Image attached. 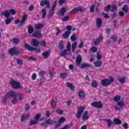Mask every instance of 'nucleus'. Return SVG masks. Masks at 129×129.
<instances>
[{"instance_id": "nucleus-49", "label": "nucleus", "mask_w": 129, "mask_h": 129, "mask_svg": "<svg viewBox=\"0 0 129 129\" xmlns=\"http://www.w3.org/2000/svg\"><path fill=\"white\" fill-rule=\"evenodd\" d=\"M111 9V5H108L104 8L105 12H108Z\"/></svg>"}, {"instance_id": "nucleus-64", "label": "nucleus", "mask_w": 129, "mask_h": 129, "mask_svg": "<svg viewBox=\"0 0 129 129\" xmlns=\"http://www.w3.org/2000/svg\"><path fill=\"white\" fill-rule=\"evenodd\" d=\"M65 120V118L64 117H61L59 120H58V122H63Z\"/></svg>"}, {"instance_id": "nucleus-25", "label": "nucleus", "mask_w": 129, "mask_h": 129, "mask_svg": "<svg viewBox=\"0 0 129 129\" xmlns=\"http://www.w3.org/2000/svg\"><path fill=\"white\" fill-rule=\"evenodd\" d=\"M7 95L9 96V98H10V96H11V97H18V93H16L15 92H10L8 93Z\"/></svg>"}, {"instance_id": "nucleus-4", "label": "nucleus", "mask_w": 129, "mask_h": 129, "mask_svg": "<svg viewBox=\"0 0 129 129\" xmlns=\"http://www.w3.org/2000/svg\"><path fill=\"white\" fill-rule=\"evenodd\" d=\"M85 110V108L84 106H78V111L77 113V117L79 119L83 113V111Z\"/></svg>"}, {"instance_id": "nucleus-52", "label": "nucleus", "mask_w": 129, "mask_h": 129, "mask_svg": "<svg viewBox=\"0 0 129 129\" xmlns=\"http://www.w3.org/2000/svg\"><path fill=\"white\" fill-rule=\"evenodd\" d=\"M41 117V114L38 113L36 114L34 117L35 119L37 121L39 120V119Z\"/></svg>"}, {"instance_id": "nucleus-54", "label": "nucleus", "mask_w": 129, "mask_h": 129, "mask_svg": "<svg viewBox=\"0 0 129 129\" xmlns=\"http://www.w3.org/2000/svg\"><path fill=\"white\" fill-rule=\"evenodd\" d=\"M55 112L57 113L58 114H63V111L61 109H57Z\"/></svg>"}, {"instance_id": "nucleus-62", "label": "nucleus", "mask_w": 129, "mask_h": 129, "mask_svg": "<svg viewBox=\"0 0 129 129\" xmlns=\"http://www.w3.org/2000/svg\"><path fill=\"white\" fill-rule=\"evenodd\" d=\"M65 2H66L65 0H59L58 1V4L59 6H62L63 4H65Z\"/></svg>"}, {"instance_id": "nucleus-38", "label": "nucleus", "mask_w": 129, "mask_h": 129, "mask_svg": "<svg viewBox=\"0 0 129 129\" xmlns=\"http://www.w3.org/2000/svg\"><path fill=\"white\" fill-rule=\"evenodd\" d=\"M17 97H14L12 101V103L13 104H17L18 103L19 100H18Z\"/></svg>"}, {"instance_id": "nucleus-56", "label": "nucleus", "mask_w": 129, "mask_h": 129, "mask_svg": "<svg viewBox=\"0 0 129 129\" xmlns=\"http://www.w3.org/2000/svg\"><path fill=\"white\" fill-rule=\"evenodd\" d=\"M110 39H111V40H112L113 41H114V42H116L117 40V37L115 36H113L112 35Z\"/></svg>"}, {"instance_id": "nucleus-15", "label": "nucleus", "mask_w": 129, "mask_h": 129, "mask_svg": "<svg viewBox=\"0 0 129 129\" xmlns=\"http://www.w3.org/2000/svg\"><path fill=\"white\" fill-rule=\"evenodd\" d=\"M82 61V57L80 55L78 56L76 58V64L77 66H80V64H81Z\"/></svg>"}, {"instance_id": "nucleus-42", "label": "nucleus", "mask_w": 129, "mask_h": 129, "mask_svg": "<svg viewBox=\"0 0 129 129\" xmlns=\"http://www.w3.org/2000/svg\"><path fill=\"white\" fill-rule=\"evenodd\" d=\"M25 111H29L30 110V104L28 103H26L25 106V108H24Z\"/></svg>"}, {"instance_id": "nucleus-58", "label": "nucleus", "mask_w": 129, "mask_h": 129, "mask_svg": "<svg viewBox=\"0 0 129 129\" xmlns=\"http://www.w3.org/2000/svg\"><path fill=\"white\" fill-rule=\"evenodd\" d=\"M77 38L75 35H73L71 36V41H76Z\"/></svg>"}, {"instance_id": "nucleus-2", "label": "nucleus", "mask_w": 129, "mask_h": 129, "mask_svg": "<svg viewBox=\"0 0 129 129\" xmlns=\"http://www.w3.org/2000/svg\"><path fill=\"white\" fill-rule=\"evenodd\" d=\"M10 84L14 89H20L21 87V84L17 81L12 80L10 82Z\"/></svg>"}, {"instance_id": "nucleus-13", "label": "nucleus", "mask_w": 129, "mask_h": 129, "mask_svg": "<svg viewBox=\"0 0 129 129\" xmlns=\"http://www.w3.org/2000/svg\"><path fill=\"white\" fill-rule=\"evenodd\" d=\"M89 118V115L88 114V111H85L82 115V119L84 121L87 120Z\"/></svg>"}, {"instance_id": "nucleus-31", "label": "nucleus", "mask_w": 129, "mask_h": 129, "mask_svg": "<svg viewBox=\"0 0 129 129\" xmlns=\"http://www.w3.org/2000/svg\"><path fill=\"white\" fill-rule=\"evenodd\" d=\"M68 52H69L67 49H64L62 51H60V56H66V55H68Z\"/></svg>"}, {"instance_id": "nucleus-60", "label": "nucleus", "mask_w": 129, "mask_h": 129, "mask_svg": "<svg viewBox=\"0 0 129 129\" xmlns=\"http://www.w3.org/2000/svg\"><path fill=\"white\" fill-rule=\"evenodd\" d=\"M53 124H55V127L57 128L58 127H59V126H61V123L60 122H56L55 121V123H53Z\"/></svg>"}, {"instance_id": "nucleus-5", "label": "nucleus", "mask_w": 129, "mask_h": 129, "mask_svg": "<svg viewBox=\"0 0 129 129\" xmlns=\"http://www.w3.org/2000/svg\"><path fill=\"white\" fill-rule=\"evenodd\" d=\"M40 7L46 6L47 9H50L51 5H50V1L49 0L41 1L40 3Z\"/></svg>"}, {"instance_id": "nucleus-27", "label": "nucleus", "mask_w": 129, "mask_h": 129, "mask_svg": "<svg viewBox=\"0 0 129 129\" xmlns=\"http://www.w3.org/2000/svg\"><path fill=\"white\" fill-rule=\"evenodd\" d=\"M54 11H55V9H52V8L51 9L47 16L48 18H52L53 15L55 13Z\"/></svg>"}, {"instance_id": "nucleus-51", "label": "nucleus", "mask_w": 129, "mask_h": 129, "mask_svg": "<svg viewBox=\"0 0 129 129\" xmlns=\"http://www.w3.org/2000/svg\"><path fill=\"white\" fill-rule=\"evenodd\" d=\"M107 125L108 126H109V127L111 126V124H112V121L108 119H107Z\"/></svg>"}, {"instance_id": "nucleus-47", "label": "nucleus", "mask_w": 129, "mask_h": 129, "mask_svg": "<svg viewBox=\"0 0 129 129\" xmlns=\"http://www.w3.org/2000/svg\"><path fill=\"white\" fill-rule=\"evenodd\" d=\"M117 105H119L120 107H122L124 106V103L122 101H119L117 103Z\"/></svg>"}, {"instance_id": "nucleus-30", "label": "nucleus", "mask_w": 129, "mask_h": 129, "mask_svg": "<svg viewBox=\"0 0 129 129\" xmlns=\"http://www.w3.org/2000/svg\"><path fill=\"white\" fill-rule=\"evenodd\" d=\"M30 114H28L25 116V114H23L21 116V121H24L26 119H28V117H29Z\"/></svg>"}, {"instance_id": "nucleus-22", "label": "nucleus", "mask_w": 129, "mask_h": 129, "mask_svg": "<svg viewBox=\"0 0 129 129\" xmlns=\"http://www.w3.org/2000/svg\"><path fill=\"white\" fill-rule=\"evenodd\" d=\"M66 85L69 88H70L71 90L74 91L75 90V87L71 83H67Z\"/></svg>"}, {"instance_id": "nucleus-12", "label": "nucleus", "mask_w": 129, "mask_h": 129, "mask_svg": "<svg viewBox=\"0 0 129 129\" xmlns=\"http://www.w3.org/2000/svg\"><path fill=\"white\" fill-rule=\"evenodd\" d=\"M27 19H28V16L27 15L25 14V15H23L22 20H21L20 25H19V26L20 27H22V26H23V25H24V24L25 23L26 21H27Z\"/></svg>"}, {"instance_id": "nucleus-36", "label": "nucleus", "mask_w": 129, "mask_h": 129, "mask_svg": "<svg viewBox=\"0 0 129 129\" xmlns=\"http://www.w3.org/2000/svg\"><path fill=\"white\" fill-rule=\"evenodd\" d=\"M113 122L115 123V124H121V120H119L118 118H115L113 120Z\"/></svg>"}, {"instance_id": "nucleus-32", "label": "nucleus", "mask_w": 129, "mask_h": 129, "mask_svg": "<svg viewBox=\"0 0 129 129\" xmlns=\"http://www.w3.org/2000/svg\"><path fill=\"white\" fill-rule=\"evenodd\" d=\"M68 76V74L67 73H62L60 74V77L62 79H65Z\"/></svg>"}, {"instance_id": "nucleus-40", "label": "nucleus", "mask_w": 129, "mask_h": 129, "mask_svg": "<svg viewBox=\"0 0 129 129\" xmlns=\"http://www.w3.org/2000/svg\"><path fill=\"white\" fill-rule=\"evenodd\" d=\"M38 123V121L35 120H31L29 122V125H34V124H37Z\"/></svg>"}, {"instance_id": "nucleus-63", "label": "nucleus", "mask_w": 129, "mask_h": 129, "mask_svg": "<svg viewBox=\"0 0 129 129\" xmlns=\"http://www.w3.org/2000/svg\"><path fill=\"white\" fill-rule=\"evenodd\" d=\"M41 46H42L43 47H46V41H42L41 43H40Z\"/></svg>"}, {"instance_id": "nucleus-10", "label": "nucleus", "mask_w": 129, "mask_h": 129, "mask_svg": "<svg viewBox=\"0 0 129 129\" xmlns=\"http://www.w3.org/2000/svg\"><path fill=\"white\" fill-rule=\"evenodd\" d=\"M0 16L1 17H5V18H10V13L8 11H4L1 13Z\"/></svg>"}, {"instance_id": "nucleus-11", "label": "nucleus", "mask_w": 129, "mask_h": 129, "mask_svg": "<svg viewBox=\"0 0 129 129\" xmlns=\"http://www.w3.org/2000/svg\"><path fill=\"white\" fill-rule=\"evenodd\" d=\"M20 51L17 49V48H11L9 51V54L10 55H17V54H19Z\"/></svg>"}, {"instance_id": "nucleus-18", "label": "nucleus", "mask_w": 129, "mask_h": 129, "mask_svg": "<svg viewBox=\"0 0 129 129\" xmlns=\"http://www.w3.org/2000/svg\"><path fill=\"white\" fill-rule=\"evenodd\" d=\"M44 28V25L41 23H38L35 25V30H42Z\"/></svg>"}, {"instance_id": "nucleus-29", "label": "nucleus", "mask_w": 129, "mask_h": 129, "mask_svg": "<svg viewBox=\"0 0 129 129\" xmlns=\"http://www.w3.org/2000/svg\"><path fill=\"white\" fill-rule=\"evenodd\" d=\"M45 74H46L45 72L41 71L39 73L38 75L40 78V79H45L44 76Z\"/></svg>"}, {"instance_id": "nucleus-16", "label": "nucleus", "mask_w": 129, "mask_h": 129, "mask_svg": "<svg viewBox=\"0 0 129 129\" xmlns=\"http://www.w3.org/2000/svg\"><path fill=\"white\" fill-rule=\"evenodd\" d=\"M65 13H66V8H62L61 10L58 13V15L59 17H63L64 15H65Z\"/></svg>"}, {"instance_id": "nucleus-7", "label": "nucleus", "mask_w": 129, "mask_h": 129, "mask_svg": "<svg viewBox=\"0 0 129 129\" xmlns=\"http://www.w3.org/2000/svg\"><path fill=\"white\" fill-rule=\"evenodd\" d=\"M24 46H25V48H26V49L28 50V51H37V52H40V49L34 48L28 44H25Z\"/></svg>"}, {"instance_id": "nucleus-46", "label": "nucleus", "mask_w": 129, "mask_h": 129, "mask_svg": "<svg viewBox=\"0 0 129 129\" xmlns=\"http://www.w3.org/2000/svg\"><path fill=\"white\" fill-rule=\"evenodd\" d=\"M17 96L18 97L19 100H23L24 99V95L23 94L19 93L18 94Z\"/></svg>"}, {"instance_id": "nucleus-39", "label": "nucleus", "mask_w": 129, "mask_h": 129, "mask_svg": "<svg viewBox=\"0 0 129 129\" xmlns=\"http://www.w3.org/2000/svg\"><path fill=\"white\" fill-rule=\"evenodd\" d=\"M118 81H119V82H120L121 84H123V83H124V82H125V78L122 77L118 78Z\"/></svg>"}, {"instance_id": "nucleus-45", "label": "nucleus", "mask_w": 129, "mask_h": 129, "mask_svg": "<svg viewBox=\"0 0 129 129\" xmlns=\"http://www.w3.org/2000/svg\"><path fill=\"white\" fill-rule=\"evenodd\" d=\"M57 3H58V1H55L54 3L52 5L51 9L55 10V9H56V7L57 6Z\"/></svg>"}, {"instance_id": "nucleus-37", "label": "nucleus", "mask_w": 129, "mask_h": 129, "mask_svg": "<svg viewBox=\"0 0 129 129\" xmlns=\"http://www.w3.org/2000/svg\"><path fill=\"white\" fill-rule=\"evenodd\" d=\"M14 20V17L12 18H10L9 19H7L6 21H5V23L6 24V25H9V24H11V23H12V21Z\"/></svg>"}, {"instance_id": "nucleus-44", "label": "nucleus", "mask_w": 129, "mask_h": 129, "mask_svg": "<svg viewBox=\"0 0 129 129\" xmlns=\"http://www.w3.org/2000/svg\"><path fill=\"white\" fill-rule=\"evenodd\" d=\"M90 51L95 53V52H97V48H96L95 46H92L91 47Z\"/></svg>"}, {"instance_id": "nucleus-26", "label": "nucleus", "mask_w": 129, "mask_h": 129, "mask_svg": "<svg viewBox=\"0 0 129 129\" xmlns=\"http://www.w3.org/2000/svg\"><path fill=\"white\" fill-rule=\"evenodd\" d=\"M95 67H101L102 65V62L100 60H98L94 63Z\"/></svg>"}, {"instance_id": "nucleus-1", "label": "nucleus", "mask_w": 129, "mask_h": 129, "mask_svg": "<svg viewBox=\"0 0 129 129\" xmlns=\"http://www.w3.org/2000/svg\"><path fill=\"white\" fill-rule=\"evenodd\" d=\"M114 81V80L113 79V78L112 77H109V80L108 79H104L102 80L101 84L103 85V86H108L111 82H113Z\"/></svg>"}, {"instance_id": "nucleus-14", "label": "nucleus", "mask_w": 129, "mask_h": 129, "mask_svg": "<svg viewBox=\"0 0 129 129\" xmlns=\"http://www.w3.org/2000/svg\"><path fill=\"white\" fill-rule=\"evenodd\" d=\"M102 39H103V37H102V36L101 35H99L98 38H97L95 41H94V45H98V44H99V43H100L101 42V41H102Z\"/></svg>"}, {"instance_id": "nucleus-53", "label": "nucleus", "mask_w": 129, "mask_h": 129, "mask_svg": "<svg viewBox=\"0 0 129 129\" xmlns=\"http://www.w3.org/2000/svg\"><path fill=\"white\" fill-rule=\"evenodd\" d=\"M67 50L68 51H71V43H68L67 45Z\"/></svg>"}, {"instance_id": "nucleus-57", "label": "nucleus", "mask_w": 129, "mask_h": 129, "mask_svg": "<svg viewBox=\"0 0 129 129\" xmlns=\"http://www.w3.org/2000/svg\"><path fill=\"white\" fill-rule=\"evenodd\" d=\"M69 19H70V17L68 16H67L63 18V19H62V22H66V21H68V20H69Z\"/></svg>"}, {"instance_id": "nucleus-35", "label": "nucleus", "mask_w": 129, "mask_h": 129, "mask_svg": "<svg viewBox=\"0 0 129 129\" xmlns=\"http://www.w3.org/2000/svg\"><path fill=\"white\" fill-rule=\"evenodd\" d=\"M121 98V97L119 95H116L113 98V100L115 101V102H118L119 100H120Z\"/></svg>"}, {"instance_id": "nucleus-21", "label": "nucleus", "mask_w": 129, "mask_h": 129, "mask_svg": "<svg viewBox=\"0 0 129 129\" xmlns=\"http://www.w3.org/2000/svg\"><path fill=\"white\" fill-rule=\"evenodd\" d=\"M34 31L35 29H34V27L32 25H28V32L29 34H33L34 33Z\"/></svg>"}, {"instance_id": "nucleus-3", "label": "nucleus", "mask_w": 129, "mask_h": 129, "mask_svg": "<svg viewBox=\"0 0 129 129\" xmlns=\"http://www.w3.org/2000/svg\"><path fill=\"white\" fill-rule=\"evenodd\" d=\"M85 11H86V8H83V7H78L70 11V14H76L78 12L83 13L84 12H85Z\"/></svg>"}, {"instance_id": "nucleus-61", "label": "nucleus", "mask_w": 129, "mask_h": 129, "mask_svg": "<svg viewBox=\"0 0 129 129\" xmlns=\"http://www.w3.org/2000/svg\"><path fill=\"white\" fill-rule=\"evenodd\" d=\"M95 6L94 5H92V6L90 8V12L91 13H93L94 12V8Z\"/></svg>"}, {"instance_id": "nucleus-8", "label": "nucleus", "mask_w": 129, "mask_h": 129, "mask_svg": "<svg viewBox=\"0 0 129 129\" xmlns=\"http://www.w3.org/2000/svg\"><path fill=\"white\" fill-rule=\"evenodd\" d=\"M32 35L33 36V37H34V38H37V39L43 37V35L41 33V30H36V31H35L32 34Z\"/></svg>"}, {"instance_id": "nucleus-23", "label": "nucleus", "mask_w": 129, "mask_h": 129, "mask_svg": "<svg viewBox=\"0 0 129 129\" xmlns=\"http://www.w3.org/2000/svg\"><path fill=\"white\" fill-rule=\"evenodd\" d=\"M45 123L46 124H54V123H56V121H52L51 118H49L45 120Z\"/></svg>"}, {"instance_id": "nucleus-20", "label": "nucleus", "mask_w": 129, "mask_h": 129, "mask_svg": "<svg viewBox=\"0 0 129 129\" xmlns=\"http://www.w3.org/2000/svg\"><path fill=\"white\" fill-rule=\"evenodd\" d=\"M81 69H84V68H89L91 67V65L89 63H84L80 66Z\"/></svg>"}, {"instance_id": "nucleus-9", "label": "nucleus", "mask_w": 129, "mask_h": 129, "mask_svg": "<svg viewBox=\"0 0 129 129\" xmlns=\"http://www.w3.org/2000/svg\"><path fill=\"white\" fill-rule=\"evenodd\" d=\"M31 45L33 47H39V45H40V42H39V40L37 39L34 38L31 40Z\"/></svg>"}, {"instance_id": "nucleus-55", "label": "nucleus", "mask_w": 129, "mask_h": 129, "mask_svg": "<svg viewBox=\"0 0 129 129\" xmlns=\"http://www.w3.org/2000/svg\"><path fill=\"white\" fill-rule=\"evenodd\" d=\"M17 64H18L19 65H20V66H22V65H23V60L21 59H17Z\"/></svg>"}, {"instance_id": "nucleus-19", "label": "nucleus", "mask_w": 129, "mask_h": 129, "mask_svg": "<svg viewBox=\"0 0 129 129\" xmlns=\"http://www.w3.org/2000/svg\"><path fill=\"white\" fill-rule=\"evenodd\" d=\"M71 34V31H66L64 32V33L62 34V37L64 39H67L68 38H69V36H70Z\"/></svg>"}, {"instance_id": "nucleus-41", "label": "nucleus", "mask_w": 129, "mask_h": 129, "mask_svg": "<svg viewBox=\"0 0 129 129\" xmlns=\"http://www.w3.org/2000/svg\"><path fill=\"white\" fill-rule=\"evenodd\" d=\"M58 47H59L60 50H62L63 49H64V44H63V42L62 41H60L58 43Z\"/></svg>"}, {"instance_id": "nucleus-24", "label": "nucleus", "mask_w": 129, "mask_h": 129, "mask_svg": "<svg viewBox=\"0 0 129 129\" xmlns=\"http://www.w3.org/2000/svg\"><path fill=\"white\" fill-rule=\"evenodd\" d=\"M91 85L92 87H93L94 88H96L97 86H98V84L97 83V82L95 80H92Z\"/></svg>"}, {"instance_id": "nucleus-50", "label": "nucleus", "mask_w": 129, "mask_h": 129, "mask_svg": "<svg viewBox=\"0 0 129 129\" xmlns=\"http://www.w3.org/2000/svg\"><path fill=\"white\" fill-rule=\"evenodd\" d=\"M9 13L11 15H11H16V13H17V12H16V10H15V9H10V10H9Z\"/></svg>"}, {"instance_id": "nucleus-6", "label": "nucleus", "mask_w": 129, "mask_h": 129, "mask_svg": "<svg viewBox=\"0 0 129 129\" xmlns=\"http://www.w3.org/2000/svg\"><path fill=\"white\" fill-rule=\"evenodd\" d=\"M92 106L93 107H96V108H102V106H103L102 105V103L100 101L97 102L95 101L94 102L92 103L91 104Z\"/></svg>"}, {"instance_id": "nucleus-17", "label": "nucleus", "mask_w": 129, "mask_h": 129, "mask_svg": "<svg viewBox=\"0 0 129 129\" xmlns=\"http://www.w3.org/2000/svg\"><path fill=\"white\" fill-rule=\"evenodd\" d=\"M97 28H100L102 25V20L100 18H97L96 19Z\"/></svg>"}, {"instance_id": "nucleus-43", "label": "nucleus", "mask_w": 129, "mask_h": 129, "mask_svg": "<svg viewBox=\"0 0 129 129\" xmlns=\"http://www.w3.org/2000/svg\"><path fill=\"white\" fill-rule=\"evenodd\" d=\"M78 96L80 98H83V97L85 96V94L83 92L81 91L79 93Z\"/></svg>"}, {"instance_id": "nucleus-48", "label": "nucleus", "mask_w": 129, "mask_h": 129, "mask_svg": "<svg viewBox=\"0 0 129 129\" xmlns=\"http://www.w3.org/2000/svg\"><path fill=\"white\" fill-rule=\"evenodd\" d=\"M42 18L44 19L45 17H46V15L47 14V12L46 11V9H42Z\"/></svg>"}, {"instance_id": "nucleus-33", "label": "nucleus", "mask_w": 129, "mask_h": 129, "mask_svg": "<svg viewBox=\"0 0 129 129\" xmlns=\"http://www.w3.org/2000/svg\"><path fill=\"white\" fill-rule=\"evenodd\" d=\"M122 11L124 12V13H127L128 12V7L127 5H125L122 8Z\"/></svg>"}, {"instance_id": "nucleus-59", "label": "nucleus", "mask_w": 129, "mask_h": 129, "mask_svg": "<svg viewBox=\"0 0 129 129\" xmlns=\"http://www.w3.org/2000/svg\"><path fill=\"white\" fill-rule=\"evenodd\" d=\"M119 16H120L121 18H123V17H124V13L122 11H119Z\"/></svg>"}, {"instance_id": "nucleus-28", "label": "nucleus", "mask_w": 129, "mask_h": 129, "mask_svg": "<svg viewBox=\"0 0 129 129\" xmlns=\"http://www.w3.org/2000/svg\"><path fill=\"white\" fill-rule=\"evenodd\" d=\"M9 98H10L9 95H6L2 99L3 103L6 104L7 101H8V99H9Z\"/></svg>"}, {"instance_id": "nucleus-34", "label": "nucleus", "mask_w": 129, "mask_h": 129, "mask_svg": "<svg viewBox=\"0 0 129 129\" xmlns=\"http://www.w3.org/2000/svg\"><path fill=\"white\" fill-rule=\"evenodd\" d=\"M49 55L50 52H49V51H45L42 53V56H43L44 59H47V58L49 57Z\"/></svg>"}]
</instances>
